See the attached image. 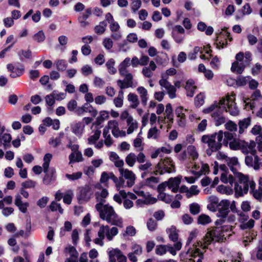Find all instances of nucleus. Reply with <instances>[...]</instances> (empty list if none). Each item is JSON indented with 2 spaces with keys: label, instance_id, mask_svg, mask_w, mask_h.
Returning <instances> with one entry per match:
<instances>
[{
  "label": "nucleus",
  "instance_id": "32",
  "mask_svg": "<svg viewBox=\"0 0 262 262\" xmlns=\"http://www.w3.org/2000/svg\"><path fill=\"white\" fill-rule=\"evenodd\" d=\"M128 126L127 130V134H132L138 126V122L133 118H129L128 122H126Z\"/></svg>",
  "mask_w": 262,
  "mask_h": 262
},
{
  "label": "nucleus",
  "instance_id": "54",
  "mask_svg": "<svg viewBox=\"0 0 262 262\" xmlns=\"http://www.w3.org/2000/svg\"><path fill=\"white\" fill-rule=\"evenodd\" d=\"M211 222L210 217L206 214H201L198 217V223L200 224L205 225Z\"/></svg>",
  "mask_w": 262,
  "mask_h": 262
},
{
  "label": "nucleus",
  "instance_id": "29",
  "mask_svg": "<svg viewBox=\"0 0 262 262\" xmlns=\"http://www.w3.org/2000/svg\"><path fill=\"white\" fill-rule=\"evenodd\" d=\"M84 125L81 122H78L72 126V132L77 136H80L83 133Z\"/></svg>",
  "mask_w": 262,
  "mask_h": 262
},
{
  "label": "nucleus",
  "instance_id": "2",
  "mask_svg": "<svg viewBox=\"0 0 262 262\" xmlns=\"http://www.w3.org/2000/svg\"><path fill=\"white\" fill-rule=\"evenodd\" d=\"M235 182L234 190L235 194L238 196L247 194L249 188L253 190L255 187V183L253 180L249 178L247 175L241 172L236 173L234 175Z\"/></svg>",
  "mask_w": 262,
  "mask_h": 262
},
{
  "label": "nucleus",
  "instance_id": "60",
  "mask_svg": "<svg viewBox=\"0 0 262 262\" xmlns=\"http://www.w3.org/2000/svg\"><path fill=\"white\" fill-rule=\"evenodd\" d=\"M50 209L52 211H55L56 210H58L59 212L62 214L63 212V210L62 209L60 205L59 204H58L56 203L54 201H53L50 206H49Z\"/></svg>",
  "mask_w": 262,
  "mask_h": 262
},
{
  "label": "nucleus",
  "instance_id": "33",
  "mask_svg": "<svg viewBox=\"0 0 262 262\" xmlns=\"http://www.w3.org/2000/svg\"><path fill=\"white\" fill-rule=\"evenodd\" d=\"M124 92L122 90L118 92L117 97L114 99V103L117 107H121L123 104Z\"/></svg>",
  "mask_w": 262,
  "mask_h": 262
},
{
  "label": "nucleus",
  "instance_id": "46",
  "mask_svg": "<svg viewBox=\"0 0 262 262\" xmlns=\"http://www.w3.org/2000/svg\"><path fill=\"white\" fill-rule=\"evenodd\" d=\"M184 110L182 106L178 107L176 109V114L178 118H180V121L179 122L180 125H182L184 124V122L183 121V119L185 117V114L183 113ZM185 111H186V110H185Z\"/></svg>",
  "mask_w": 262,
  "mask_h": 262
},
{
  "label": "nucleus",
  "instance_id": "44",
  "mask_svg": "<svg viewBox=\"0 0 262 262\" xmlns=\"http://www.w3.org/2000/svg\"><path fill=\"white\" fill-rule=\"evenodd\" d=\"M187 151L193 160H195L198 159L199 154L196 151V148L194 146H188L187 147Z\"/></svg>",
  "mask_w": 262,
  "mask_h": 262
},
{
  "label": "nucleus",
  "instance_id": "18",
  "mask_svg": "<svg viewBox=\"0 0 262 262\" xmlns=\"http://www.w3.org/2000/svg\"><path fill=\"white\" fill-rule=\"evenodd\" d=\"M46 175L43 179V183L46 185H49L55 180L56 170L54 168H51L47 172H45Z\"/></svg>",
  "mask_w": 262,
  "mask_h": 262
},
{
  "label": "nucleus",
  "instance_id": "34",
  "mask_svg": "<svg viewBox=\"0 0 262 262\" xmlns=\"http://www.w3.org/2000/svg\"><path fill=\"white\" fill-rule=\"evenodd\" d=\"M259 187L257 190H251L253 192L254 198L261 202L262 200V179H259Z\"/></svg>",
  "mask_w": 262,
  "mask_h": 262
},
{
  "label": "nucleus",
  "instance_id": "43",
  "mask_svg": "<svg viewBox=\"0 0 262 262\" xmlns=\"http://www.w3.org/2000/svg\"><path fill=\"white\" fill-rule=\"evenodd\" d=\"M24 67L20 65L19 67H14L13 73H11L10 76L12 78H16L21 75L24 72Z\"/></svg>",
  "mask_w": 262,
  "mask_h": 262
},
{
  "label": "nucleus",
  "instance_id": "7",
  "mask_svg": "<svg viewBox=\"0 0 262 262\" xmlns=\"http://www.w3.org/2000/svg\"><path fill=\"white\" fill-rule=\"evenodd\" d=\"M222 99L225 100V103L222 105V107L226 112H228L231 115L236 116L239 115V110L236 106L234 102L235 94H232L231 95H228L226 98H222Z\"/></svg>",
  "mask_w": 262,
  "mask_h": 262
},
{
  "label": "nucleus",
  "instance_id": "53",
  "mask_svg": "<svg viewBox=\"0 0 262 262\" xmlns=\"http://www.w3.org/2000/svg\"><path fill=\"white\" fill-rule=\"evenodd\" d=\"M93 83L95 87L102 88L105 85V82L102 78L95 76L94 79Z\"/></svg>",
  "mask_w": 262,
  "mask_h": 262
},
{
  "label": "nucleus",
  "instance_id": "45",
  "mask_svg": "<svg viewBox=\"0 0 262 262\" xmlns=\"http://www.w3.org/2000/svg\"><path fill=\"white\" fill-rule=\"evenodd\" d=\"M101 135V130H96L93 135L91 136L88 139V143L90 145L95 144V142L99 139Z\"/></svg>",
  "mask_w": 262,
  "mask_h": 262
},
{
  "label": "nucleus",
  "instance_id": "52",
  "mask_svg": "<svg viewBox=\"0 0 262 262\" xmlns=\"http://www.w3.org/2000/svg\"><path fill=\"white\" fill-rule=\"evenodd\" d=\"M167 79L165 78V76H161V79L159 80V83L162 87L165 88L166 90L169 89V88H171L172 85L171 83L167 81Z\"/></svg>",
  "mask_w": 262,
  "mask_h": 262
},
{
  "label": "nucleus",
  "instance_id": "12",
  "mask_svg": "<svg viewBox=\"0 0 262 262\" xmlns=\"http://www.w3.org/2000/svg\"><path fill=\"white\" fill-rule=\"evenodd\" d=\"M251 155L252 156H247L245 157V163L248 166L251 167L254 169L257 170L262 166V163L256 154Z\"/></svg>",
  "mask_w": 262,
  "mask_h": 262
},
{
  "label": "nucleus",
  "instance_id": "14",
  "mask_svg": "<svg viewBox=\"0 0 262 262\" xmlns=\"http://www.w3.org/2000/svg\"><path fill=\"white\" fill-rule=\"evenodd\" d=\"M256 143L255 141L250 140L249 142H246L244 140H242L241 143V150L244 154H256L255 149Z\"/></svg>",
  "mask_w": 262,
  "mask_h": 262
},
{
  "label": "nucleus",
  "instance_id": "57",
  "mask_svg": "<svg viewBox=\"0 0 262 262\" xmlns=\"http://www.w3.org/2000/svg\"><path fill=\"white\" fill-rule=\"evenodd\" d=\"M242 140H233L229 143V147L231 149L233 150H238L241 149V143Z\"/></svg>",
  "mask_w": 262,
  "mask_h": 262
},
{
  "label": "nucleus",
  "instance_id": "47",
  "mask_svg": "<svg viewBox=\"0 0 262 262\" xmlns=\"http://www.w3.org/2000/svg\"><path fill=\"white\" fill-rule=\"evenodd\" d=\"M73 196V192L71 190H68L63 196V202L67 204H70Z\"/></svg>",
  "mask_w": 262,
  "mask_h": 262
},
{
  "label": "nucleus",
  "instance_id": "31",
  "mask_svg": "<svg viewBox=\"0 0 262 262\" xmlns=\"http://www.w3.org/2000/svg\"><path fill=\"white\" fill-rule=\"evenodd\" d=\"M70 164L83 161L82 153L80 151L72 152L69 156Z\"/></svg>",
  "mask_w": 262,
  "mask_h": 262
},
{
  "label": "nucleus",
  "instance_id": "30",
  "mask_svg": "<svg viewBox=\"0 0 262 262\" xmlns=\"http://www.w3.org/2000/svg\"><path fill=\"white\" fill-rule=\"evenodd\" d=\"M251 119L250 118H247L240 120L238 122L239 134H243L245 130L250 125Z\"/></svg>",
  "mask_w": 262,
  "mask_h": 262
},
{
  "label": "nucleus",
  "instance_id": "3",
  "mask_svg": "<svg viewBox=\"0 0 262 262\" xmlns=\"http://www.w3.org/2000/svg\"><path fill=\"white\" fill-rule=\"evenodd\" d=\"M225 103V100L221 99L219 102H215L213 104L204 110L205 113H211V117L213 118L216 126H219L226 121L225 118L222 114L223 111L222 105Z\"/></svg>",
  "mask_w": 262,
  "mask_h": 262
},
{
  "label": "nucleus",
  "instance_id": "23",
  "mask_svg": "<svg viewBox=\"0 0 262 262\" xmlns=\"http://www.w3.org/2000/svg\"><path fill=\"white\" fill-rule=\"evenodd\" d=\"M108 192L106 189H103L100 191H97L95 193L96 199L98 203L97 204H103L105 202V199L108 195Z\"/></svg>",
  "mask_w": 262,
  "mask_h": 262
},
{
  "label": "nucleus",
  "instance_id": "50",
  "mask_svg": "<svg viewBox=\"0 0 262 262\" xmlns=\"http://www.w3.org/2000/svg\"><path fill=\"white\" fill-rule=\"evenodd\" d=\"M159 200H161L166 203H169L172 201V196L164 192H161L158 196Z\"/></svg>",
  "mask_w": 262,
  "mask_h": 262
},
{
  "label": "nucleus",
  "instance_id": "58",
  "mask_svg": "<svg viewBox=\"0 0 262 262\" xmlns=\"http://www.w3.org/2000/svg\"><path fill=\"white\" fill-rule=\"evenodd\" d=\"M230 205V201L228 200H223L219 204V208L221 209H225V210L229 211V206Z\"/></svg>",
  "mask_w": 262,
  "mask_h": 262
},
{
  "label": "nucleus",
  "instance_id": "22",
  "mask_svg": "<svg viewBox=\"0 0 262 262\" xmlns=\"http://www.w3.org/2000/svg\"><path fill=\"white\" fill-rule=\"evenodd\" d=\"M194 82L193 80H188L186 83L185 89L186 91V95L188 97H192L194 95L196 86L194 85Z\"/></svg>",
  "mask_w": 262,
  "mask_h": 262
},
{
  "label": "nucleus",
  "instance_id": "40",
  "mask_svg": "<svg viewBox=\"0 0 262 262\" xmlns=\"http://www.w3.org/2000/svg\"><path fill=\"white\" fill-rule=\"evenodd\" d=\"M109 133V128L105 127L103 129V136L105 138L104 143L107 146H111L113 143Z\"/></svg>",
  "mask_w": 262,
  "mask_h": 262
},
{
  "label": "nucleus",
  "instance_id": "49",
  "mask_svg": "<svg viewBox=\"0 0 262 262\" xmlns=\"http://www.w3.org/2000/svg\"><path fill=\"white\" fill-rule=\"evenodd\" d=\"M17 54L21 60H23L24 58H30L32 55L31 51L30 50H21Z\"/></svg>",
  "mask_w": 262,
  "mask_h": 262
},
{
  "label": "nucleus",
  "instance_id": "51",
  "mask_svg": "<svg viewBox=\"0 0 262 262\" xmlns=\"http://www.w3.org/2000/svg\"><path fill=\"white\" fill-rule=\"evenodd\" d=\"M167 79L165 78V76H161V79L159 80V83L162 87L165 88L166 90L169 89V88H171L172 85L171 83L167 81Z\"/></svg>",
  "mask_w": 262,
  "mask_h": 262
},
{
  "label": "nucleus",
  "instance_id": "27",
  "mask_svg": "<svg viewBox=\"0 0 262 262\" xmlns=\"http://www.w3.org/2000/svg\"><path fill=\"white\" fill-rule=\"evenodd\" d=\"M221 180L224 183H229L232 185L235 182L234 178L228 172L224 171L221 176Z\"/></svg>",
  "mask_w": 262,
  "mask_h": 262
},
{
  "label": "nucleus",
  "instance_id": "37",
  "mask_svg": "<svg viewBox=\"0 0 262 262\" xmlns=\"http://www.w3.org/2000/svg\"><path fill=\"white\" fill-rule=\"evenodd\" d=\"M56 67L59 71H64L68 67V63L64 59L57 60L55 62Z\"/></svg>",
  "mask_w": 262,
  "mask_h": 262
},
{
  "label": "nucleus",
  "instance_id": "19",
  "mask_svg": "<svg viewBox=\"0 0 262 262\" xmlns=\"http://www.w3.org/2000/svg\"><path fill=\"white\" fill-rule=\"evenodd\" d=\"M167 182L169 189H171L173 192L178 191L181 183V180L179 178H170Z\"/></svg>",
  "mask_w": 262,
  "mask_h": 262
},
{
  "label": "nucleus",
  "instance_id": "1",
  "mask_svg": "<svg viewBox=\"0 0 262 262\" xmlns=\"http://www.w3.org/2000/svg\"><path fill=\"white\" fill-rule=\"evenodd\" d=\"M96 209L99 212L100 217L112 225L121 227L122 221L114 210V208L109 204H96Z\"/></svg>",
  "mask_w": 262,
  "mask_h": 262
},
{
  "label": "nucleus",
  "instance_id": "26",
  "mask_svg": "<svg viewBox=\"0 0 262 262\" xmlns=\"http://www.w3.org/2000/svg\"><path fill=\"white\" fill-rule=\"evenodd\" d=\"M167 232L168 233L170 239L173 242H177L178 241V233L176 228L174 226H171L167 229Z\"/></svg>",
  "mask_w": 262,
  "mask_h": 262
},
{
  "label": "nucleus",
  "instance_id": "41",
  "mask_svg": "<svg viewBox=\"0 0 262 262\" xmlns=\"http://www.w3.org/2000/svg\"><path fill=\"white\" fill-rule=\"evenodd\" d=\"M160 130H159L156 127H154L149 129L147 134V138H152L154 139H157L160 134Z\"/></svg>",
  "mask_w": 262,
  "mask_h": 262
},
{
  "label": "nucleus",
  "instance_id": "11",
  "mask_svg": "<svg viewBox=\"0 0 262 262\" xmlns=\"http://www.w3.org/2000/svg\"><path fill=\"white\" fill-rule=\"evenodd\" d=\"M121 75L124 77V80H118L117 82V84L121 90L128 88H132L137 85V83H136L135 84L134 83L133 76L131 73H128V72H125L124 75Z\"/></svg>",
  "mask_w": 262,
  "mask_h": 262
},
{
  "label": "nucleus",
  "instance_id": "38",
  "mask_svg": "<svg viewBox=\"0 0 262 262\" xmlns=\"http://www.w3.org/2000/svg\"><path fill=\"white\" fill-rule=\"evenodd\" d=\"M107 26V23L105 21H101L98 25L95 26L94 28L95 32L97 34H102L104 33Z\"/></svg>",
  "mask_w": 262,
  "mask_h": 262
},
{
  "label": "nucleus",
  "instance_id": "6",
  "mask_svg": "<svg viewBox=\"0 0 262 262\" xmlns=\"http://www.w3.org/2000/svg\"><path fill=\"white\" fill-rule=\"evenodd\" d=\"M175 171L174 165L170 158L161 160L156 165L154 172L156 174H163L166 172L170 173Z\"/></svg>",
  "mask_w": 262,
  "mask_h": 262
},
{
  "label": "nucleus",
  "instance_id": "5",
  "mask_svg": "<svg viewBox=\"0 0 262 262\" xmlns=\"http://www.w3.org/2000/svg\"><path fill=\"white\" fill-rule=\"evenodd\" d=\"M222 230L219 227H212L207 232L202 242L203 250L207 248V247L212 242H220L223 239Z\"/></svg>",
  "mask_w": 262,
  "mask_h": 262
},
{
  "label": "nucleus",
  "instance_id": "4",
  "mask_svg": "<svg viewBox=\"0 0 262 262\" xmlns=\"http://www.w3.org/2000/svg\"><path fill=\"white\" fill-rule=\"evenodd\" d=\"M223 138V132L220 130L211 135H203L201 138V141L208 144L209 148L212 151H216L222 147V141Z\"/></svg>",
  "mask_w": 262,
  "mask_h": 262
},
{
  "label": "nucleus",
  "instance_id": "17",
  "mask_svg": "<svg viewBox=\"0 0 262 262\" xmlns=\"http://www.w3.org/2000/svg\"><path fill=\"white\" fill-rule=\"evenodd\" d=\"M226 163L234 175L236 174V173L239 172L236 169V167L239 166L238 159L236 157H228V159H226Z\"/></svg>",
  "mask_w": 262,
  "mask_h": 262
},
{
  "label": "nucleus",
  "instance_id": "39",
  "mask_svg": "<svg viewBox=\"0 0 262 262\" xmlns=\"http://www.w3.org/2000/svg\"><path fill=\"white\" fill-rule=\"evenodd\" d=\"M125 162L129 167H133L136 162V155L131 152L127 155L125 158Z\"/></svg>",
  "mask_w": 262,
  "mask_h": 262
},
{
  "label": "nucleus",
  "instance_id": "63",
  "mask_svg": "<svg viewBox=\"0 0 262 262\" xmlns=\"http://www.w3.org/2000/svg\"><path fill=\"white\" fill-rule=\"evenodd\" d=\"M200 192V190L198 189V186L196 185H192L190 188H189V191L187 194V197L190 198L192 195H197Z\"/></svg>",
  "mask_w": 262,
  "mask_h": 262
},
{
  "label": "nucleus",
  "instance_id": "48",
  "mask_svg": "<svg viewBox=\"0 0 262 262\" xmlns=\"http://www.w3.org/2000/svg\"><path fill=\"white\" fill-rule=\"evenodd\" d=\"M65 250L69 252L70 255V258H77L78 256V253L75 248L72 246H69L66 247Z\"/></svg>",
  "mask_w": 262,
  "mask_h": 262
},
{
  "label": "nucleus",
  "instance_id": "24",
  "mask_svg": "<svg viewBox=\"0 0 262 262\" xmlns=\"http://www.w3.org/2000/svg\"><path fill=\"white\" fill-rule=\"evenodd\" d=\"M166 247V252L168 251L172 255H175L177 254V251L181 249L182 243L180 241H178L174 244L173 246L167 245Z\"/></svg>",
  "mask_w": 262,
  "mask_h": 262
},
{
  "label": "nucleus",
  "instance_id": "15",
  "mask_svg": "<svg viewBox=\"0 0 262 262\" xmlns=\"http://www.w3.org/2000/svg\"><path fill=\"white\" fill-rule=\"evenodd\" d=\"M109 260L110 262H116V258L118 262H126L127 258L119 249H113L108 252Z\"/></svg>",
  "mask_w": 262,
  "mask_h": 262
},
{
  "label": "nucleus",
  "instance_id": "8",
  "mask_svg": "<svg viewBox=\"0 0 262 262\" xmlns=\"http://www.w3.org/2000/svg\"><path fill=\"white\" fill-rule=\"evenodd\" d=\"M204 245L202 241H198L196 243L192 245V248H189L187 252L185 253L186 258H189V260H191L192 257L195 258L196 256L199 257L196 262H202V260L203 258L204 252L201 251L198 247H200L203 249Z\"/></svg>",
  "mask_w": 262,
  "mask_h": 262
},
{
  "label": "nucleus",
  "instance_id": "9",
  "mask_svg": "<svg viewBox=\"0 0 262 262\" xmlns=\"http://www.w3.org/2000/svg\"><path fill=\"white\" fill-rule=\"evenodd\" d=\"M21 195L26 199L29 197V193L28 191H26L25 188L21 187L20 189V194L17 193L15 196L14 204L18 208L19 210L21 212L25 213L27 211L29 203L28 202L23 203L22 202Z\"/></svg>",
  "mask_w": 262,
  "mask_h": 262
},
{
  "label": "nucleus",
  "instance_id": "36",
  "mask_svg": "<svg viewBox=\"0 0 262 262\" xmlns=\"http://www.w3.org/2000/svg\"><path fill=\"white\" fill-rule=\"evenodd\" d=\"M115 61L113 58H111L106 63L108 73L110 74H114L117 72V69L115 68Z\"/></svg>",
  "mask_w": 262,
  "mask_h": 262
},
{
  "label": "nucleus",
  "instance_id": "55",
  "mask_svg": "<svg viewBox=\"0 0 262 262\" xmlns=\"http://www.w3.org/2000/svg\"><path fill=\"white\" fill-rule=\"evenodd\" d=\"M118 233V229L115 227H112L110 230L108 228V231L107 232V234H106V238L109 241H111L113 239V237L116 235Z\"/></svg>",
  "mask_w": 262,
  "mask_h": 262
},
{
  "label": "nucleus",
  "instance_id": "21",
  "mask_svg": "<svg viewBox=\"0 0 262 262\" xmlns=\"http://www.w3.org/2000/svg\"><path fill=\"white\" fill-rule=\"evenodd\" d=\"M137 91L140 95L142 103L145 106L148 100L147 90L143 86H139L137 89Z\"/></svg>",
  "mask_w": 262,
  "mask_h": 262
},
{
  "label": "nucleus",
  "instance_id": "64",
  "mask_svg": "<svg viewBox=\"0 0 262 262\" xmlns=\"http://www.w3.org/2000/svg\"><path fill=\"white\" fill-rule=\"evenodd\" d=\"M249 79L250 77H243L239 76L237 78L236 84L239 86H244L247 84Z\"/></svg>",
  "mask_w": 262,
  "mask_h": 262
},
{
  "label": "nucleus",
  "instance_id": "42",
  "mask_svg": "<svg viewBox=\"0 0 262 262\" xmlns=\"http://www.w3.org/2000/svg\"><path fill=\"white\" fill-rule=\"evenodd\" d=\"M159 179L155 177H151L146 179L145 185L151 188H154L159 183Z\"/></svg>",
  "mask_w": 262,
  "mask_h": 262
},
{
  "label": "nucleus",
  "instance_id": "35",
  "mask_svg": "<svg viewBox=\"0 0 262 262\" xmlns=\"http://www.w3.org/2000/svg\"><path fill=\"white\" fill-rule=\"evenodd\" d=\"M85 113H89L93 117H95L98 114V111L89 103H85L83 105Z\"/></svg>",
  "mask_w": 262,
  "mask_h": 262
},
{
  "label": "nucleus",
  "instance_id": "13",
  "mask_svg": "<svg viewBox=\"0 0 262 262\" xmlns=\"http://www.w3.org/2000/svg\"><path fill=\"white\" fill-rule=\"evenodd\" d=\"M120 174L122 177H124L127 180L126 185L127 186L130 187L133 186L135 184L136 180V175L132 171L128 169H118Z\"/></svg>",
  "mask_w": 262,
  "mask_h": 262
},
{
  "label": "nucleus",
  "instance_id": "25",
  "mask_svg": "<svg viewBox=\"0 0 262 262\" xmlns=\"http://www.w3.org/2000/svg\"><path fill=\"white\" fill-rule=\"evenodd\" d=\"M127 100L131 102L130 107L136 108L139 104V100L138 96L134 93H129L127 96Z\"/></svg>",
  "mask_w": 262,
  "mask_h": 262
},
{
  "label": "nucleus",
  "instance_id": "28",
  "mask_svg": "<svg viewBox=\"0 0 262 262\" xmlns=\"http://www.w3.org/2000/svg\"><path fill=\"white\" fill-rule=\"evenodd\" d=\"M130 64V59L129 58H126L122 62H121L119 66V72L120 75H124L125 72H128L127 68Z\"/></svg>",
  "mask_w": 262,
  "mask_h": 262
},
{
  "label": "nucleus",
  "instance_id": "59",
  "mask_svg": "<svg viewBox=\"0 0 262 262\" xmlns=\"http://www.w3.org/2000/svg\"><path fill=\"white\" fill-rule=\"evenodd\" d=\"M81 71L82 74L85 76L92 74L93 72L92 67L88 64L83 66L81 68Z\"/></svg>",
  "mask_w": 262,
  "mask_h": 262
},
{
  "label": "nucleus",
  "instance_id": "20",
  "mask_svg": "<svg viewBox=\"0 0 262 262\" xmlns=\"http://www.w3.org/2000/svg\"><path fill=\"white\" fill-rule=\"evenodd\" d=\"M11 136L9 134H4L2 136L0 135V146L3 145L5 149L10 147V142L11 141Z\"/></svg>",
  "mask_w": 262,
  "mask_h": 262
},
{
  "label": "nucleus",
  "instance_id": "10",
  "mask_svg": "<svg viewBox=\"0 0 262 262\" xmlns=\"http://www.w3.org/2000/svg\"><path fill=\"white\" fill-rule=\"evenodd\" d=\"M235 59L236 61L232 63L231 70L233 72L241 74L245 67L248 66L245 61H242L244 59V53L243 52L237 53L236 55Z\"/></svg>",
  "mask_w": 262,
  "mask_h": 262
},
{
  "label": "nucleus",
  "instance_id": "62",
  "mask_svg": "<svg viewBox=\"0 0 262 262\" xmlns=\"http://www.w3.org/2000/svg\"><path fill=\"white\" fill-rule=\"evenodd\" d=\"M82 172L79 171L75 173H73L71 174H66V177L69 180L75 181L81 178L82 177Z\"/></svg>",
  "mask_w": 262,
  "mask_h": 262
},
{
  "label": "nucleus",
  "instance_id": "56",
  "mask_svg": "<svg viewBox=\"0 0 262 262\" xmlns=\"http://www.w3.org/2000/svg\"><path fill=\"white\" fill-rule=\"evenodd\" d=\"M146 225H147V227L149 230H150V231H154L157 228V223L153 219L150 218L147 221Z\"/></svg>",
  "mask_w": 262,
  "mask_h": 262
},
{
  "label": "nucleus",
  "instance_id": "61",
  "mask_svg": "<svg viewBox=\"0 0 262 262\" xmlns=\"http://www.w3.org/2000/svg\"><path fill=\"white\" fill-rule=\"evenodd\" d=\"M36 182L31 180H29L21 183V187L25 189L34 188L36 186Z\"/></svg>",
  "mask_w": 262,
  "mask_h": 262
},
{
  "label": "nucleus",
  "instance_id": "16",
  "mask_svg": "<svg viewBox=\"0 0 262 262\" xmlns=\"http://www.w3.org/2000/svg\"><path fill=\"white\" fill-rule=\"evenodd\" d=\"M93 193L92 188L89 185L79 188V195L78 199L80 201H88L91 198Z\"/></svg>",
  "mask_w": 262,
  "mask_h": 262
}]
</instances>
